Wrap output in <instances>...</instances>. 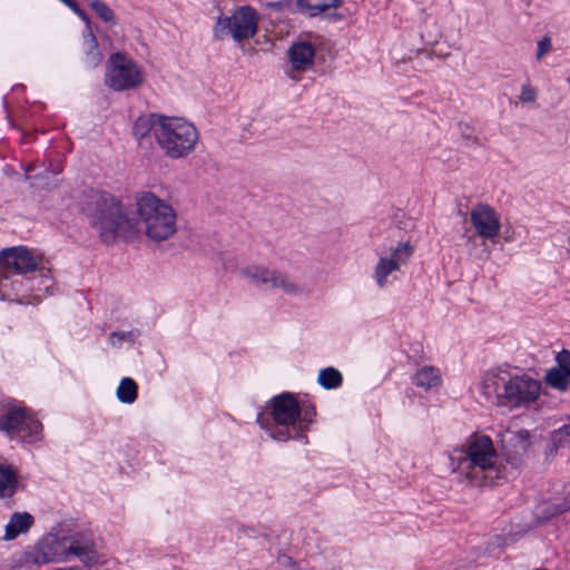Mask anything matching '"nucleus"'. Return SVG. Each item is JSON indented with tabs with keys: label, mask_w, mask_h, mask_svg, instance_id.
I'll list each match as a JSON object with an SVG mask.
<instances>
[{
	"label": "nucleus",
	"mask_w": 570,
	"mask_h": 570,
	"mask_svg": "<svg viewBox=\"0 0 570 570\" xmlns=\"http://www.w3.org/2000/svg\"><path fill=\"white\" fill-rule=\"evenodd\" d=\"M530 433L527 430H520L512 435V442L520 445V448L525 451L528 448V440H529Z\"/></svg>",
	"instance_id": "30"
},
{
	"label": "nucleus",
	"mask_w": 570,
	"mask_h": 570,
	"mask_svg": "<svg viewBox=\"0 0 570 570\" xmlns=\"http://www.w3.org/2000/svg\"><path fill=\"white\" fill-rule=\"evenodd\" d=\"M31 169H32V166L30 165V166H28V167L26 168V171L28 173V171H29V170H31Z\"/></svg>",
	"instance_id": "37"
},
{
	"label": "nucleus",
	"mask_w": 570,
	"mask_h": 570,
	"mask_svg": "<svg viewBox=\"0 0 570 570\" xmlns=\"http://www.w3.org/2000/svg\"><path fill=\"white\" fill-rule=\"evenodd\" d=\"M556 360L559 366L558 368L570 376V351L562 350L557 354Z\"/></svg>",
	"instance_id": "28"
},
{
	"label": "nucleus",
	"mask_w": 570,
	"mask_h": 570,
	"mask_svg": "<svg viewBox=\"0 0 570 570\" xmlns=\"http://www.w3.org/2000/svg\"><path fill=\"white\" fill-rule=\"evenodd\" d=\"M33 523V517L28 512L14 513L6 527V540H12L22 532H27Z\"/></svg>",
	"instance_id": "15"
},
{
	"label": "nucleus",
	"mask_w": 570,
	"mask_h": 570,
	"mask_svg": "<svg viewBox=\"0 0 570 570\" xmlns=\"http://www.w3.org/2000/svg\"><path fill=\"white\" fill-rule=\"evenodd\" d=\"M553 441L559 445L570 443V423L554 431Z\"/></svg>",
	"instance_id": "29"
},
{
	"label": "nucleus",
	"mask_w": 570,
	"mask_h": 570,
	"mask_svg": "<svg viewBox=\"0 0 570 570\" xmlns=\"http://www.w3.org/2000/svg\"><path fill=\"white\" fill-rule=\"evenodd\" d=\"M115 337H118L119 341H122V340H125L127 337V334L126 333H121V334L112 333L111 334V343L112 344H115V341H114Z\"/></svg>",
	"instance_id": "34"
},
{
	"label": "nucleus",
	"mask_w": 570,
	"mask_h": 570,
	"mask_svg": "<svg viewBox=\"0 0 570 570\" xmlns=\"http://www.w3.org/2000/svg\"><path fill=\"white\" fill-rule=\"evenodd\" d=\"M0 430L11 439L35 441L42 430V425L22 407H10L0 416Z\"/></svg>",
	"instance_id": "5"
},
{
	"label": "nucleus",
	"mask_w": 570,
	"mask_h": 570,
	"mask_svg": "<svg viewBox=\"0 0 570 570\" xmlns=\"http://www.w3.org/2000/svg\"><path fill=\"white\" fill-rule=\"evenodd\" d=\"M541 393V383L527 375L509 377L502 392V405L510 407L530 406Z\"/></svg>",
	"instance_id": "6"
},
{
	"label": "nucleus",
	"mask_w": 570,
	"mask_h": 570,
	"mask_svg": "<svg viewBox=\"0 0 570 570\" xmlns=\"http://www.w3.org/2000/svg\"><path fill=\"white\" fill-rule=\"evenodd\" d=\"M17 484L16 471L0 465V498H10L16 492Z\"/></svg>",
	"instance_id": "19"
},
{
	"label": "nucleus",
	"mask_w": 570,
	"mask_h": 570,
	"mask_svg": "<svg viewBox=\"0 0 570 570\" xmlns=\"http://www.w3.org/2000/svg\"><path fill=\"white\" fill-rule=\"evenodd\" d=\"M91 9L101 18L105 22L115 23V13L111 8L104 1L100 0H88Z\"/></svg>",
	"instance_id": "24"
},
{
	"label": "nucleus",
	"mask_w": 570,
	"mask_h": 570,
	"mask_svg": "<svg viewBox=\"0 0 570 570\" xmlns=\"http://www.w3.org/2000/svg\"><path fill=\"white\" fill-rule=\"evenodd\" d=\"M413 254V247L410 243H400L391 254L390 259L399 261V266L407 262Z\"/></svg>",
	"instance_id": "25"
},
{
	"label": "nucleus",
	"mask_w": 570,
	"mask_h": 570,
	"mask_svg": "<svg viewBox=\"0 0 570 570\" xmlns=\"http://www.w3.org/2000/svg\"><path fill=\"white\" fill-rule=\"evenodd\" d=\"M566 509H570V491L564 495Z\"/></svg>",
	"instance_id": "35"
},
{
	"label": "nucleus",
	"mask_w": 570,
	"mask_h": 570,
	"mask_svg": "<svg viewBox=\"0 0 570 570\" xmlns=\"http://www.w3.org/2000/svg\"><path fill=\"white\" fill-rule=\"evenodd\" d=\"M110 63L106 78V83L110 88L125 90L140 85L141 72L132 60L124 55L115 53L110 57Z\"/></svg>",
	"instance_id": "7"
},
{
	"label": "nucleus",
	"mask_w": 570,
	"mask_h": 570,
	"mask_svg": "<svg viewBox=\"0 0 570 570\" xmlns=\"http://www.w3.org/2000/svg\"><path fill=\"white\" fill-rule=\"evenodd\" d=\"M83 21L88 22V17L86 13L80 9V13H77Z\"/></svg>",
	"instance_id": "36"
},
{
	"label": "nucleus",
	"mask_w": 570,
	"mask_h": 570,
	"mask_svg": "<svg viewBox=\"0 0 570 570\" xmlns=\"http://www.w3.org/2000/svg\"><path fill=\"white\" fill-rule=\"evenodd\" d=\"M244 274L250 278L257 286H266L267 288L281 287L287 294H301L302 289L287 276L277 272L268 271L262 267H249Z\"/></svg>",
	"instance_id": "9"
},
{
	"label": "nucleus",
	"mask_w": 570,
	"mask_h": 570,
	"mask_svg": "<svg viewBox=\"0 0 570 570\" xmlns=\"http://www.w3.org/2000/svg\"><path fill=\"white\" fill-rule=\"evenodd\" d=\"M520 99L524 102H532L535 99V90L529 87H523Z\"/></svg>",
	"instance_id": "32"
},
{
	"label": "nucleus",
	"mask_w": 570,
	"mask_h": 570,
	"mask_svg": "<svg viewBox=\"0 0 570 570\" xmlns=\"http://www.w3.org/2000/svg\"><path fill=\"white\" fill-rule=\"evenodd\" d=\"M297 9L314 17L327 9L340 8L343 4V0H295Z\"/></svg>",
	"instance_id": "16"
},
{
	"label": "nucleus",
	"mask_w": 570,
	"mask_h": 570,
	"mask_svg": "<svg viewBox=\"0 0 570 570\" xmlns=\"http://www.w3.org/2000/svg\"><path fill=\"white\" fill-rule=\"evenodd\" d=\"M0 265L18 274H26L37 269L38 261L24 247H12L0 252Z\"/></svg>",
	"instance_id": "10"
},
{
	"label": "nucleus",
	"mask_w": 570,
	"mask_h": 570,
	"mask_svg": "<svg viewBox=\"0 0 570 570\" xmlns=\"http://www.w3.org/2000/svg\"><path fill=\"white\" fill-rule=\"evenodd\" d=\"M414 383L425 390L438 386L441 383L440 372L433 366H424L415 374Z\"/></svg>",
	"instance_id": "18"
},
{
	"label": "nucleus",
	"mask_w": 570,
	"mask_h": 570,
	"mask_svg": "<svg viewBox=\"0 0 570 570\" xmlns=\"http://www.w3.org/2000/svg\"><path fill=\"white\" fill-rule=\"evenodd\" d=\"M568 249L570 250V236H569V248Z\"/></svg>",
	"instance_id": "38"
},
{
	"label": "nucleus",
	"mask_w": 570,
	"mask_h": 570,
	"mask_svg": "<svg viewBox=\"0 0 570 570\" xmlns=\"http://www.w3.org/2000/svg\"><path fill=\"white\" fill-rule=\"evenodd\" d=\"M399 268V261L390 259L386 257L381 258L375 267V277L377 284L383 287L386 283L387 276Z\"/></svg>",
	"instance_id": "20"
},
{
	"label": "nucleus",
	"mask_w": 570,
	"mask_h": 570,
	"mask_svg": "<svg viewBox=\"0 0 570 570\" xmlns=\"http://www.w3.org/2000/svg\"><path fill=\"white\" fill-rule=\"evenodd\" d=\"M272 415L278 425H293L301 415V409L297 400L288 393L278 395L273 399Z\"/></svg>",
	"instance_id": "12"
},
{
	"label": "nucleus",
	"mask_w": 570,
	"mask_h": 570,
	"mask_svg": "<svg viewBox=\"0 0 570 570\" xmlns=\"http://www.w3.org/2000/svg\"><path fill=\"white\" fill-rule=\"evenodd\" d=\"M138 386L130 377H125L120 381L117 389V397L122 403H132L137 399Z\"/></svg>",
	"instance_id": "21"
},
{
	"label": "nucleus",
	"mask_w": 570,
	"mask_h": 570,
	"mask_svg": "<svg viewBox=\"0 0 570 570\" xmlns=\"http://www.w3.org/2000/svg\"><path fill=\"white\" fill-rule=\"evenodd\" d=\"M551 47V41L549 37H543L538 42V52H537V59L540 60L549 50Z\"/></svg>",
	"instance_id": "31"
},
{
	"label": "nucleus",
	"mask_w": 570,
	"mask_h": 570,
	"mask_svg": "<svg viewBox=\"0 0 570 570\" xmlns=\"http://www.w3.org/2000/svg\"><path fill=\"white\" fill-rule=\"evenodd\" d=\"M570 376L560 368H551L546 374V382L553 389L566 391L570 383Z\"/></svg>",
	"instance_id": "23"
},
{
	"label": "nucleus",
	"mask_w": 570,
	"mask_h": 570,
	"mask_svg": "<svg viewBox=\"0 0 570 570\" xmlns=\"http://www.w3.org/2000/svg\"><path fill=\"white\" fill-rule=\"evenodd\" d=\"M318 383L327 390L341 386L343 377L340 371L334 367H326L320 371Z\"/></svg>",
	"instance_id": "22"
},
{
	"label": "nucleus",
	"mask_w": 570,
	"mask_h": 570,
	"mask_svg": "<svg viewBox=\"0 0 570 570\" xmlns=\"http://www.w3.org/2000/svg\"><path fill=\"white\" fill-rule=\"evenodd\" d=\"M83 49L86 52L85 66L96 68L102 60V55L98 49V41L95 35L88 30L83 33Z\"/></svg>",
	"instance_id": "17"
},
{
	"label": "nucleus",
	"mask_w": 570,
	"mask_h": 570,
	"mask_svg": "<svg viewBox=\"0 0 570 570\" xmlns=\"http://www.w3.org/2000/svg\"><path fill=\"white\" fill-rule=\"evenodd\" d=\"M153 134L165 153L173 158L188 154L197 140L195 127L180 118L158 117Z\"/></svg>",
	"instance_id": "3"
},
{
	"label": "nucleus",
	"mask_w": 570,
	"mask_h": 570,
	"mask_svg": "<svg viewBox=\"0 0 570 570\" xmlns=\"http://www.w3.org/2000/svg\"><path fill=\"white\" fill-rule=\"evenodd\" d=\"M39 552L41 557L37 556V562L66 560L69 554L79 558L85 566H90L97 560L94 542L80 534L72 537L68 547L58 539L45 542L40 546Z\"/></svg>",
	"instance_id": "4"
},
{
	"label": "nucleus",
	"mask_w": 570,
	"mask_h": 570,
	"mask_svg": "<svg viewBox=\"0 0 570 570\" xmlns=\"http://www.w3.org/2000/svg\"><path fill=\"white\" fill-rule=\"evenodd\" d=\"M569 510L570 509H566V501L563 498L560 503H551V504H547L546 507H543L541 514L544 519L548 520L550 518L562 514Z\"/></svg>",
	"instance_id": "27"
},
{
	"label": "nucleus",
	"mask_w": 570,
	"mask_h": 570,
	"mask_svg": "<svg viewBox=\"0 0 570 570\" xmlns=\"http://www.w3.org/2000/svg\"><path fill=\"white\" fill-rule=\"evenodd\" d=\"M458 465L453 471L464 470L465 479L474 487H490L501 479L502 470L497 464L498 454L492 440L487 435L473 434L460 450Z\"/></svg>",
	"instance_id": "2"
},
{
	"label": "nucleus",
	"mask_w": 570,
	"mask_h": 570,
	"mask_svg": "<svg viewBox=\"0 0 570 570\" xmlns=\"http://www.w3.org/2000/svg\"><path fill=\"white\" fill-rule=\"evenodd\" d=\"M315 49L309 42L299 41L291 46L288 58L292 65L289 77L297 80L296 72L306 71L314 65Z\"/></svg>",
	"instance_id": "13"
},
{
	"label": "nucleus",
	"mask_w": 570,
	"mask_h": 570,
	"mask_svg": "<svg viewBox=\"0 0 570 570\" xmlns=\"http://www.w3.org/2000/svg\"><path fill=\"white\" fill-rule=\"evenodd\" d=\"M156 116H151L150 118L140 117L135 122L134 131L136 136L144 137L149 130L153 131L154 122H157Z\"/></svg>",
	"instance_id": "26"
},
{
	"label": "nucleus",
	"mask_w": 570,
	"mask_h": 570,
	"mask_svg": "<svg viewBox=\"0 0 570 570\" xmlns=\"http://www.w3.org/2000/svg\"><path fill=\"white\" fill-rule=\"evenodd\" d=\"M137 220L128 218L119 202L109 193L94 188L82 193L81 209L99 230L105 244L129 239L139 233L154 242L166 240L176 233V213L169 204L151 193L137 197Z\"/></svg>",
	"instance_id": "1"
},
{
	"label": "nucleus",
	"mask_w": 570,
	"mask_h": 570,
	"mask_svg": "<svg viewBox=\"0 0 570 570\" xmlns=\"http://www.w3.org/2000/svg\"><path fill=\"white\" fill-rule=\"evenodd\" d=\"M289 435H291V433H289L288 426L279 429L278 431L272 433V436L278 441H285L289 438Z\"/></svg>",
	"instance_id": "33"
},
{
	"label": "nucleus",
	"mask_w": 570,
	"mask_h": 570,
	"mask_svg": "<svg viewBox=\"0 0 570 570\" xmlns=\"http://www.w3.org/2000/svg\"><path fill=\"white\" fill-rule=\"evenodd\" d=\"M471 223L478 235L487 239L497 237L501 227L497 213L490 206L483 204L472 209Z\"/></svg>",
	"instance_id": "11"
},
{
	"label": "nucleus",
	"mask_w": 570,
	"mask_h": 570,
	"mask_svg": "<svg viewBox=\"0 0 570 570\" xmlns=\"http://www.w3.org/2000/svg\"><path fill=\"white\" fill-rule=\"evenodd\" d=\"M507 372L490 371L488 372L481 382V389L483 394L488 399L495 397L498 404L502 405V392L505 390V383L509 380Z\"/></svg>",
	"instance_id": "14"
},
{
	"label": "nucleus",
	"mask_w": 570,
	"mask_h": 570,
	"mask_svg": "<svg viewBox=\"0 0 570 570\" xmlns=\"http://www.w3.org/2000/svg\"><path fill=\"white\" fill-rule=\"evenodd\" d=\"M225 23L237 41L253 38L257 32L258 14L249 6L239 7L230 18L219 20Z\"/></svg>",
	"instance_id": "8"
}]
</instances>
